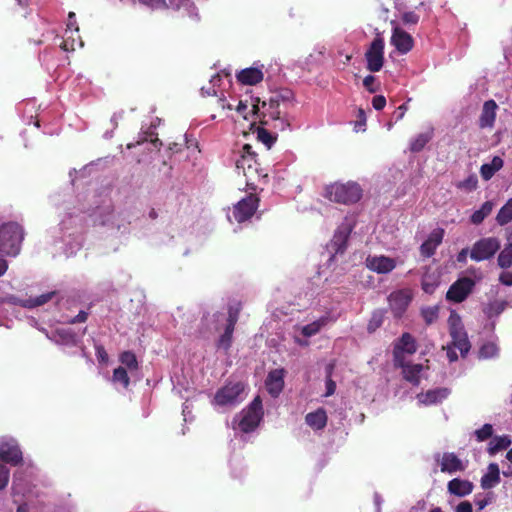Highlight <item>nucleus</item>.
I'll return each mask as SVG.
<instances>
[{
	"instance_id": "412c9836",
	"label": "nucleus",
	"mask_w": 512,
	"mask_h": 512,
	"mask_svg": "<svg viewBox=\"0 0 512 512\" xmlns=\"http://www.w3.org/2000/svg\"><path fill=\"white\" fill-rule=\"evenodd\" d=\"M367 266L372 271L380 274H386L391 272L396 267V263L392 258L380 256L368 258Z\"/></svg>"
},
{
	"instance_id": "603ef678",
	"label": "nucleus",
	"mask_w": 512,
	"mask_h": 512,
	"mask_svg": "<svg viewBox=\"0 0 512 512\" xmlns=\"http://www.w3.org/2000/svg\"><path fill=\"white\" fill-rule=\"evenodd\" d=\"M422 289L425 293L433 294L438 286V283L431 279L430 276H424L421 282Z\"/></svg>"
},
{
	"instance_id": "423d86ee",
	"label": "nucleus",
	"mask_w": 512,
	"mask_h": 512,
	"mask_svg": "<svg viewBox=\"0 0 512 512\" xmlns=\"http://www.w3.org/2000/svg\"><path fill=\"white\" fill-rule=\"evenodd\" d=\"M263 418V404L261 398L258 396L252 400L248 410L242 414V419L238 422V427L244 433H251Z\"/></svg>"
},
{
	"instance_id": "4468645a",
	"label": "nucleus",
	"mask_w": 512,
	"mask_h": 512,
	"mask_svg": "<svg viewBox=\"0 0 512 512\" xmlns=\"http://www.w3.org/2000/svg\"><path fill=\"white\" fill-rule=\"evenodd\" d=\"M445 231L442 228L434 229L420 246V254L425 258L432 257L438 246L442 243Z\"/></svg>"
},
{
	"instance_id": "c03bdc74",
	"label": "nucleus",
	"mask_w": 512,
	"mask_h": 512,
	"mask_svg": "<svg viewBox=\"0 0 512 512\" xmlns=\"http://www.w3.org/2000/svg\"><path fill=\"white\" fill-rule=\"evenodd\" d=\"M383 322H384V315L381 311H375L369 322H368V325H367V331L368 333H374L375 331H377L382 325H383Z\"/></svg>"
},
{
	"instance_id": "f03ea898",
	"label": "nucleus",
	"mask_w": 512,
	"mask_h": 512,
	"mask_svg": "<svg viewBox=\"0 0 512 512\" xmlns=\"http://www.w3.org/2000/svg\"><path fill=\"white\" fill-rule=\"evenodd\" d=\"M363 190L357 182H335L324 189V197L340 204H354L362 197Z\"/></svg>"
},
{
	"instance_id": "e433bc0d",
	"label": "nucleus",
	"mask_w": 512,
	"mask_h": 512,
	"mask_svg": "<svg viewBox=\"0 0 512 512\" xmlns=\"http://www.w3.org/2000/svg\"><path fill=\"white\" fill-rule=\"evenodd\" d=\"M506 306L507 302L505 300H495L488 303L483 312L488 318L497 317L506 309Z\"/></svg>"
},
{
	"instance_id": "f704fd0d",
	"label": "nucleus",
	"mask_w": 512,
	"mask_h": 512,
	"mask_svg": "<svg viewBox=\"0 0 512 512\" xmlns=\"http://www.w3.org/2000/svg\"><path fill=\"white\" fill-rule=\"evenodd\" d=\"M329 322V318L328 317H321L320 319L304 326L302 328V334L305 336V337H312L316 334H318L321 329L323 327H325Z\"/></svg>"
},
{
	"instance_id": "a19ab883",
	"label": "nucleus",
	"mask_w": 512,
	"mask_h": 512,
	"mask_svg": "<svg viewBox=\"0 0 512 512\" xmlns=\"http://www.w3.org/2000/svg\"><path fill=\"white\" fill-rule=\"evenodd\" d=\"M119 361L122 365H124L128 370L134 371L138 369V362L136 356L131 351H125L120 354Z\"/></svg>"
},
{
	"instance_id": "f8f14e48",
	"label": "nucleus",
	"mask_w": 512,
	"mask_h": 512,
	"mask_svg": "<svg viewBox=\"0 0 512 512\" xmlns=\"http://www.w3.org/2000/svg\"><path fill=\"white\" fill-rule=\"evenodd\" d=\"M285 375L286 371L283 368L268 372L264 386H266V391H268L273 398H278L283 392L285 387Z\"/></svg>"
},
{
	"instance_id": "c9c22d12",
	"label": "nucleus",
	"mask_w": 512,
	"mask_h": 512,
	"mask_svg": "<svg viewBox=\"0 0 512 512\" xmlns=\"http://www.w3.org/2000/svg\"><path fill=\"white\" fill-rule=\"evenodd\" d=\"M512 221V198H510L498 211L496 222L500 226H504Z\"/></svg>"
},
{
	"instance_id": "72a5a7b5",
	"label": "nucleus",
	"mask_w": 512,
	"mask_h": 512,
	"mask_svg": "<svg viewBox=\"0 0 512 512\" xmlns=\"http://www.w3.org/2000/svg\"><path fill=\"white\" fill-rule=\"evenodd\" d=\"M497 265L501 269H509L512 267V243H508L499 252L497 257Z\"/></svg>"
},
{
	"instance_id": "e2e57ef3",
	"label": "nucleus",
	"mask_w": 512,
	"mask_h": 512,
	"mask_svg": "<svg viewBox=\"0 0 512 512\" xmlns=\"http://www.w3.org/2000/svg\"><path fill=\"white\" fill-rule=\"evenodd\" d=\"M88 318V313L85 311H80L75 317H73L69 323L70 324H77V323H84L86 322Z\"/></svg>"
},
{
	"instance_id": "ddd939ff",
	"label": "nucleus",
	"mask_w": 512,
	"mask_h": 512,
	"mask_svg": "<svg viewBox=\"0 0 512 512\" xmlns=\"http://www.w3.org/2000/svg\"><path fill=\"white\" fill-rule=\"evenodd\" d=\"M449 332L452 338L453 348L458 349L461 353V356L465 357L471 349V344L463 326L460 323H452L450 324Z\"/></svg>"
},
{
	"instance_id": "2eb2a0df",
	"label": "nucleus",
	"mask_w": 512,
	"mask_h": 512,
	"mask_svg": "<svg viewBox=\"0 0 512 512\" xmlns=\"http://www.w3.org/2000/svg\"><path fill=\"white\" fill-rule=\"evenodd\" d=\"M417 348L415 338L408 332L403 333L394 346V358L396 361H399L403 357V354L413 355L417 352Z\"/></svg>"
},
{
	"instance_id": "4c0bfd02",
	"label": "nucleus",
	"mask_w": 512,
	"mask_h": 512,
	"mask_svg": "<svg viewBox=\"0 0 512 512\" xmlns=\"http://www.w3.org/2000/svg\"><path fill=\"white\" fill-rule=\"evenodd\" d=\"M234 328L225 327L223 334L220 335L216 342V347L218 349H222L224 351H228L231 349V345L233 344V332Z\"/></svg>"
},
{
	"instance_id": "13d9d810",
	"label": "nucleus",
	"mask_w": 512,
	"mask_h": 512,
	"mask_svg": "<svg viewBox=\"0 0 512 512\" xmlns=\"http://www.w3.org/2000/svg\"><path fill=\"white\" fill-rule=\"evenodd\" d=\"M476 186H477V179L474 176H470L458 184L459 188H467L469 190L475 189Z\"/></svg>"
},
{
	"instance_id": "bf43d9fd",
	"label": "nucleus",
	"mask_w": 512,
	"mask_h": 512,
	"mask_svg": "<svg viewBox=\"0 0 512 512\" xmlns=\"http://www.w3.org/2000/svg\"><path fill=\"white\" fill-rule=\"evenodd\" d=\"M499 282L505 286H512V271H503L500 273Z\"/></svg>"
},
{
	"instance_id": "20e7f679",
	"label": "nucleus",
	"mask_w": 512,
	"mask_h": 512,
	"mask_svg": "<svg viewBox=\"0 0 512 512\" xmlns=\"http://www.w3.org/2000/svg\"><path fill=\"white\" fill-rule=\"evenodd\" d=\"M236 169L238 173H243L246 177V186L253 189L254 177H260L259 163L257 162V153L253 150L251 144L242 146V154L236 159Z\"/></svg>"
},
{
	"instance_id": "864d4df0",
	"label": "nucleus",
	"mask_w": 512,
	"mask_h": 512,
	"mask_svg": "<svg viewBox=\"0 0 512 512\" xmlns=\"http://www.w3.org/2000/svg\"><path fill=\"white\" fill-rule=\"evenodd\" d=\"M78 31H79V28L77 26L75 13L70 12L68 14L66 32L73 35V32L78 33Z\"/></svg>"
},
{
	"instance_id": "774afa93",
	"label": "nucleus",
	"mask_w": 512,
	"mask_h": 512,
	"mask_svg": "<svg viewBox=\"0 0 512 512\" xmlns=\"http://www.w3.org/2000/svg\"><path fill=\"white\" fill-rule=\"evenodd\" d=\"M96 354H97L98 359L101 361H106L108 358L107 353L103 347H97Z\"/></svg>"
},
{
	"instance_id": "6ab92c4d",
	"label": "nucleus",
	"mask_w": 512,
	"mask_h": 512,
	"mask_svg": "<svg viewBox=\"0 0 512 512\" xmlns=\"http://www.w3.org/2000/svg\"><path fill=\"white\" fill-rule=\"evenodd\" d=\"M450 391L447 388H436L429 390L426 393H420L417 395V400L420 404L425 406H432L441 403L447 399Z\"/></svg>"
},
{
	"instance_id": "c756f323",
	"label": "nucleus",
	"mask_w": 512,
	"mask_h": 512,
	"mask_svg": "<svg viewBox=\"0 0 512 512\" xmlns=\"http://www.w3.org/2000/svg\"><path fill=\"white\" fill-rule=\"evenodd\" d=\"M55 294L56 293L54 291L44 293L35 298L29 297L27 299L21 300L20 303H21V306L24 308L33 309L36 307H40V306L48 303L49 301H51L52 298L55 296Z\"/></svg>"
},
{
	"instance_id": "7c9ffc66",
	"label": "nucleus",
	"mask_w": 512,
	"mask_h": 512,
	"mask_svg": "<svg viewBox=\"0 0 512 512\" xmlns=\"http://www.w3.org/2000/svg\"><path fill=\"white\" fill-rule=\"evenodd\" d=\"M494 206L495 204L492 201L484 202L482 206L470 216L471 223L474 225L481 224L484 219L491 214Z\"/></svg>"
},
{
	"instance_id": "dca6fc26",
	"label": "nucleus",
	"mask_w": 512,
	"mask_h": 512,
	"mask_svg": "<svg viewBox=\"0 0 512 512\" xmlns=\"http://www.w3.org/2000/svg\"><path fill=\"white\" fill-rule=\"evenodd\" d=\"M389 306L396 317H401L411 302V296L403 290L390 294Z\"/></svg>"
},
{
	"instance_id": "5fc2aeb1",
	"label": "nucleus",
	"mask_w": 512,
	"mask_h": 512,
	"mask_svg": "<svg viewBox=\"0 0 512 512\" xmlns=\"http://www.w3.org/2000/svg\"><path fill=\"white\" fill-rule=\"evenodd\" d=\"M9 481V469L6 465L0 464V490L5 488Z\"/></svg>"
},
{
	"instance_id": "7ed1b4c3",
	"label": "nucleus",
	"mask_w": 512,
	"mask_h": 512,
	"mask_svg": "<svg viewBox=\"0 0 512 512\" xmlns=\"http://www.w3.org/2000/svg\"><path fill=\"white\" fill-rule=\"evenodd\" d=\"M24 239L22 227L15 222L5 223L0 227V254L15 257L20 253Z\"/></svg>"
},
{
	"instance_id": "bb28decb",
	"label": "nucleus",
	"mask_w": 512,
	"mask_h": 512,
	"mask_svg": "<svg viewBox=\"0 0 512 512\" xmlns=\"http://www.w3.org/2000/svg\"><path fill=\"white\" fill-rule=\"evenodd\" d=\"M503 159L500 156H494L490 163H484L480 167V174L484 180H490L494 174L503 167Z\"/></svg>"
},
{
	"instance_id": "ea45409f",
	"label": "nucleus",
	"mask_w": 512,
	"mask_h": 512,
	"mask_svg": "<svg viewBox=\"0 0 512 512\" xmlns=\"http://www.w3.org/2000/svg\"><path fill=\"white\" fill-rule=\"evenodd\" d=\"M439 315L438 306H428L421 309V316L427 326L437 321Z\"/></svg>"
},
{
	"instance_id": "de8ad7c7",
	"label": "nucleus",
	"mask_w": 512,
	"mask_h": 512,
	"mask_svg": "<svg viewBox=\"0 0 512 512\" xmlns=\"http://www.w3.org/2000/svg\"><path fill=\"white\" fill-rule=\"evenodd\" d=\"M497 353L498 349L493 343H486L479 349V356L484 359L493 358Z\"/></svg>"
},
{
	"instance_id": "338daca9",
	"label": "nucleus",
	"mask_w": 512,
	"mask_h": 512,
	"mask_svg": "<svg viewBox=\"0 0 512 512\" xmlns=\"http://www.w3.org/2000/svg\"><path fill=\"white\" fill-rule=\"evenodd\" d=\"M467 255H468V248H463L458 254H457V262L458 263H466L467 261Z\"/></svg>"
},
{
	"instance_id": "8fccbe9b",
	"label": "nucleus",
	"mask_w": 512,
	"mask_h": 512,
	"mask_svg": "<svg viewBox=\"0 0 512 512\" xmlns=\"http://www.w3.org/2000/svg\"><path fill=\"white\" fill-rule=\"evenodd\" d=\"M363 85L370 93H375L380 89V84L376 82V77L372 74L364 77Z\"/></svg>"
},
{
	"instance_id": "cd10ccee",
	"label": "nucleus",
	"mask_w": 512,
	"mask_h": 512,
	"mask_svg": "<svg viewBox=\"0 0 512 512\" xmlns=\"http://www.w3.org/2000/svg\"><path fill=\"white\" fill-rule=\"evenodd\" d=\"M328 417L326 411L322 408L306 416V423L312 429H323L327 425Z\"/></svg>"
},
{
	"instance_id": "a18cd8bd",
	"label": "nucleus",
	"mask_w": 512,
	"mask_h": 512,
	"mask_svg": "<svg viewBox=\"0 0 512 512\" xmlns=\"http://www.w3.org/2000/svg\"><path fill=\"white\" fill-rule=\"evenodd\" d=\"M333 370H334L333 365H329L326 369L327 377H326L325 397L333 396L336 392L337 385H336V382L332 379Z\"/></svg>"
},
{
	"instance_id": "aec40b11",
	"label": "nucleus",
	"mask_w": 512,
	"mask_h": 512,
	"mask_svg": "<svg viewBox=\"0 0 512 512\" xmlns=\"http://www.w3.org/2000/svg\"><path fill=\"white\" fill-rule=\"evenodd\" d=\"M440 464L441 471L450 474L465 469L464 463L454 452H444Z\"/></svg>"
},
{
	"instance_id": "1a4fd4ad",
	"label": "nucleus",
	"mask_w": 512,
	"mask_h": 512,
	"mask_svg": "<svg viewBox=\"0 0 512 512\" xmlns=\"http://www.w3.org/2000/svg\"><path fill=\"white\" fill-rule=\"evenodd\" d=\"M476 282L469 277L456 280L448 289L446 299L454 303H462L472 293Z\"/></svg>"
},
{
	"instance_id": "b1692460",
	"label": "nucleus",
	"mask_w": 512,
	"mask_h": 512,
	"mask_svg": "<svg viewBox=\"0 0 512 512\" xmlns=\"http://www.w3.org/2000/svg\"><path fill=\"white\" fill-rule=\"evenodd\" d=\"M242 84L255 85L263 80V71L257 67H248L236 74Z\"/></svg>"
},
{
	"instance_id": "4be33fe9",
	"label": "nucleus",
	"mask_w": 512,
	"mask_h": 512,
	"mask_svg": "<svg viewBox=\"0 0 512 512\" xmlns=\"http://www.w3.org/2000/svg\"><path fill=\"white\" fill-rule=\"evenodd\" d=\"M474 484L467 479L453 478L447 484L448 492L463 497L470 494L473 491Z\"/></svg>"
},
{
	"instance_id": "79ce46f5",
	"label": "nucleus",
	"mask_w": 512,
	"mask_h": 512,
	"mask_svg": "<svg viewBox=\"0 0 512 512\" xmlns=\"http://www.w3.org/2000/svg\"><path fill=\"white\" fill-rule=\"evenodd\" d=\"M112 381L114 383H119L122 385L124 389H127L130 384V379L128 377L127 371L123 367H118L114 369L112 375Z\"/></svg>"
},
{
	"instance_id": "393cba45",
	"label": "nucleus",
	"mask_w": 512,
	"mask_h": 512,
	"mask_svg": "<svg viewBox=\"0 0 512 512\" xmlns=\"http://www.w3.org/2000/svg\"><path fill=\"white\" fill-rule=\"evenodd\" d=\"M399 365L403 369L404 379L412 385L418 386L423 366L421 364H404L403 362H400Z\"/></svg>"
},
{
	"instance_id": "f3484780",
	"label": "nucleus",
	"mask_w": 512,
	"mask_h": 512,
	"mask_svg": "<svg viewBox=\"0 0 512 512\" xmlns=\"http://www.w3.org/2000/svg\"><path fill=\"white\" fill-rule=\"evenodd\" d=\"M391 43L399 53H409L413 49L414 40L402 28H395L391 36Z\"/></svg>"
},
{
	"instance_id": "052dcab7",
	"label": "nucleus",
	"mask_w": 512,
	"mask_h": 512,
	"mask_svg": "<svg viewBox=\"0 0 512 512\" xmlns=\"http://www.w3.org/2000/svg\"><path fill=\"white\" fill-rule=\"evenodd\" d=\"M372 105L376 110H382L386 105V98L384 95H375L372 99Z\"/></svg>"
},
{
	"instance_id": "680f3d73",
	"label": "nucleus",
	"mask_w": 512,
	"mask_h": 512,
	"mask_svg": "<svg viewBox=\"0 0 512 512\" xmlns=\"http://www.w3.org/2000/svg\"><path fill=\"white\" fill-rule=\"evenodd\" d=\"M455 512H473L471 502L468 500L461 501L455 508Z\"/></svg>"
},
{
	"instance_id": "0eeeda50",
	"label": "nucleus",
	"mask_w": 512,
	"mask_h": 512,
	"mask_svg": "<svg viewBox=\"0 0 512 512\" xmlns=\"http://www.w3.org/2000/svg\"><path fill=\"white\" fill-rule=\"evenodd\" d=\"M259 207V197L255 194H248L242 198L232 209V216L238 223L249 220Z\"/></svg>"
},
{
	"instance_id": "6e6552de",
	"label": "nucleus",
	"mask_w": 512,
	"mask_h": 512,
	"mask_svg": "<svg viewBox=\"0 0 512 512\" xmlns=\"http://www.w3.org/2000/svg\"><path fill=\"white\" fill-rule=\"evenodd\" d=\"M384 40L377 36L370 44L369 49L365 52L367 61V69L371 72L380 71L384 65Z\"/></svg>"
},
{
	"instance_id": "49530a36",
	"label": "nucleus",
	"mask_w": 512,
	"mask_h": 512,
	"mask_svg": "<svg viewBox=\"0 0 512 512\" xmlns=\"http://www.w3.org/2000/svg\"><path fill=\"white\" fill-rule=\"evenodd\" d=\"M474 435L478 441H486V439H490L493 435L492 424H483L474 432Z\"/></svg>"
},
{
	"instance_id": "5701e85b",
	"label": "nucleus",
	"mask_w": 512,
	"mask_h": 512,
	"mask_svg": "<svg viewBox=\"0 0 512 512\" xmlns=\"http://www.w3.org/2000/svg\"><path fill=\"white\" fill-rule=\"evenodd\" d=\"M23 459L20 448L14 444H1L0 445V460L11 463L13 465L19 464Z\"/></svg>"
},
{
	"instance_id": "f257e3e1",
	"label": "nucleus",
	"mask_w": 512,
	"mask_h": 512,
	"mask_svg": "<svg viewBox=\"0 0 512 512\" xmlns=\"http://www.w3.org/2000/svg\"><path fill=\"white\" fill-rule=\"evenodd\" d=\"M292 104V93L290 91L277 92L268 100H261L260 97H252V112L260 117V124L270 125L273 122L275 129L284 130L289 126L286 117L287 109Z\"/></svg>"
},
{
	"instance_id": "69168bd1",
	"label": "nucleus",
	"mask_w": 512,
	"mask_h": 512,
	"mask_svg": "<svg viewBox=\"0 0 512 512\" xmlns=\"http://www.w3.org/2000/svg\"><path fill=\"white\" fill-rule=\"evenodd\" d=\"M447 358L449 359L450 362H455L458 360V355L457 353L455 352V350L453 349V346H447Z\"/></svg>"
},
{
	"instance_id": "4d7b16f0",
	"label": "nucleus",
	"mask_w": 512,
	"mask_h": 512,
	"mask_svg": "<svg viewBox=\"0 0 512 512\" xmlns=\"http://www.w3.org/2000/svg\"><path fill=\"white\" fill-rule=\"evenodd\" d=\"M402 21L405 25H416L419 21V16L414 12H406L402 16Z\"/></svg>"
},
{
	"instance_id": "3c124183",
	"label": "nucleus",
	"mask_w": 512,
	"mask_h": 512,
	"mask_svg": "<svg viewBox=\"0 0 512 512\" xmlns=\"http://www.w3.org/2000/svg\"><path fill=\"white\" fill-rule=\"evenodd\" d=\"M137 2L152 10L167 8L166 0H137Z\"/></svg>"
},
{
	"instance_id": "a211bd4d",
	"label": "nucleus",
	"mask_w": 512,
	"mask_h": 512,
	"mask_svg": "<svg viewBox=\"0 0 512 512\" xmlns=\"http://www.w3.org/2000/svg\"><path fill=\"white\" fill-rule=\"evenodd\" d=\"M498 105L494 99L486 100L483 103L479 116L478 125L480 128H492L496 119Z\"/></svg>"
},
{
	"instance_id": "58836bf2",
	"label": "nucleus",
	"mask_w": 512,
	"mask_h": 512,
	"mask_svg": "<svg viewBox=\"0 0 512 512\" xmlns=\"http://www.w3.org/2000/svg\"><path fill=\"white\" fill-rule=\"evenodd\" d=\"M241 313V303L228 306L227 309V320L225 327L234 328L239 321V314Z\"/></svg>"
},
{
	"instance_id": "37998d69",
	"label": "nucleus",
	"mask_w": 512,
	"mask_h": 512,
	"mask_svg": "<svg viewBox=\"0 0 512 512\" xmlns=\"http://www.w3.org/2000/svg\"><path fill=\"white\" fill-rule=\"evenodd\" d=\"M256 135H258L259 141L263 142L266 148H271L277 140V136L269 130H266L264 127H258Z\"/></svg>"
},
{
	"instance_id": "09e8293b",
	"label": "nucleus",
	"mask_w": 512,
	"mask_h": 512,
	"mask_svg": "<svg viewBox=\"0 0 512 512\" xmlns=\"http://www.w3.org/2000/svg\"><path fill=\"white\" fill-rule=\"evenodd\" d=\"M60 47L63 51H75L76 49V40L73 39V36L70 32H65L63 40L60 44Z\"/></svg>"
},
{
	"instance_id": "9d476101",
	"label": "nucleus",
	"mask_w": 512,
	"mask_h": 512,
	"mask_svg": "<svg viewBox=\"0 0 512 512\" xmlns=\"http://www.w3.org/2000/svg\"><path fill=\"white\" fill-rule=\"evenodd\" d=\"M245 388L243 385L238 383H228L224 387L220 388L215 396L214 403L218 406H226L235 404L239 395Z\"/></svg>"
},
{
	"instance_id": "2f4dec72",
	"label": "nucleus",
	"mask_w": 512,
	"mask_h": 512,
	"mask_svg": "<svg viewBox=\"0 0 512 512\" xmlns=\"http://www.w3.org/2000/svg\"><path fill=\"white\" fill-rule=\"evenodd\" d=\"M511 445V440L508 436H496L492 438L488 444V453L491 455H495V453H499V451H504L507 447Z\"/></svg>"
},
{
	"instance_id": "c85d7f7f",
	"label": "nucleus",
	"mask_w": 512,
	"mask_h": 512,
	"mask_svg": "<svg viewBox=\"0 0 512 512\" xmlns=\"http://www.w3.org/2000/svg\"><path fill=\"white\" fill-rule=\"evenodd\" d=\"M56 343L64 346L74 347L78 344L76 333L71 329H58L56 331Z\"/></svg>"
},
{
	"instance_id": "473e14b6",
	"label": "nucleus",
	"mask_w": 512,
	"mask_h": 512,
	"mask_svg": "<svg viewBox=\"0 0 512 512\" xmlns=\"http://www.w3.org/2000/svg\"><path fill=\"white\" fill-rule=\"evenodd\" d=\"M433 137V129L418 134L410 143L412 152H420Z\"/></svg>"
},
{
	"instance_id": "a878e982",
	"label": "nucleus",
	"mask_w": 512,
	"mask_h": 512,
	"mask_svg": "<svg viewBox=\"0 0 512 512\" xmlns=\"http://www.w3.org/2000/svg\"><path fill=\"white\" fill-rule=\"evenodd\" d=\"M500 482V471L498 464L492 462L488 465L487 472L481 477V486L484 489L492 488Z\"/></svg>"
},
{
	"instance_id": "39448f33",
	"label": "nucleus",
	"mask_w": 512,
	"mask_h": 512,
	"mask_svg": "<svg viewBox=\"0 0 512 512\" xmlns=\"http://www.w3.org/2000/svg\"><path fill=\"white\" fill-rule=\"evenodd\" d=\"M500 248L501 242L497 237H483L472 245L469 256L476 262L490 260Z\"/></svg>"
},
{
	"instance_id": "0e129e2a",
	"label": "nucleus",
	"mask_w": 512,
	"mask_h": 512,
	"mask_svg": "<svg viewBox=\"0 0 512 512\" xmlns=\"http://www.w3.org/2000/svg\"><path fill=\"white\" fill-rule=\"evenodd\" d=\"M407 104L406 103H403L401 104L398 108H397V111L395 113V118H396V121H399L401 120L404 115H405V112L407 111Z\"/></svg>"
},
{
	"instance_id": "9b49d317",
	"label": "nucleus",
	"mask_w": 512,
	"mask_h": 512,
	"mask_svg": "<svg viewBox=\"0 0 512 512\" xmlns=\"http://www.w3.org/2000/svg\"><path fill=\"white\" fill-rule=\"evenodd\" d=\"M352 230L353 227L349 223H343L337 228L329 245L334 254L345 253Z\"/></svg>"
},
{
	"instance_id": "6e6d98bb",
	"label": "nucleus",
	"mask_w": 512,
	"mask_h": 512,
	"mask_svg": "<svg viewBox=\"0 0 512 512\" xmlns=\"http://www.w3.org/2000/svg\"><path fill=\"white\" fill-rule=\"evenodd\" d=\"M367 117L365 110L363 108H359L357 112V121L355 122V129L358 131L362 129L366 125Z\"/></svg>"
}]
</instances>
